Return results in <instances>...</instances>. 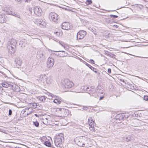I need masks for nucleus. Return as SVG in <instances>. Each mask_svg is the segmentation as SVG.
<instances>
[{
  "label": "nucleus",
  "mask_w": 148,
  "mask_h": 148,
  "mask_svg": "<svg viewBox=\"0 0 148 148\" xmlns=\"http://www.w3.org/2000/svg\"><path fill=\"white\" fill-rule=\"evenodd\" d=\"M36 80L39 83H43L45 85H49L52 82V79L50 77H48L45 74H41L38 76Z\"/></svg>",
  "instance_id": "nucleus-1"
},
{
  "label": "nucleus",
  "mask_w": 148,
  "mask_h": 148,
  "mask_svg": "<svg viewBox=\"0 0 148 148\" xmlns=\"http://www.w3.org/2000/svg\"><path fill=\"white\" fill-rule=\"evenodd\" d=\"M3 10L8 14L12 15L14 16L20 18L19 13L15 12L12 7L10 5H5L3 8Z\"/></svg>",
  "instance_id": "nucleus-2"
},
{
  "label": "nucleus",
  "mask_w": 148,
  "mask_h": 148,
  "mask_svg": "<svg viewBox=\"0 0 148 148\" xmlns=\"http://www.w3.org/2000/svg\"><path fill=\"white\" fill-rule=\"evenodd\" d=\"M64 140L63 134L62 133L56 135L54 139L55 145L58 147H62L63 145L62 142Z\"/></svg>",
  "instance_id": "nucleus-3"
},
{
  "label": "nucleus",
  "mask_w": 148,
  "mask_h": 148,
  "mask_svg": "<svg viewBox=\"0 0 148 148\" xmlns=\"http://www.w3.org/2000/svg\"><path fill=\"white\" fill-rule=\"evenodd\" d=\"M0 85L5 88H8L9 87H12V89L14 90H15L16 89H18V86L16 85L15 84L10 82H3Z\"/></svg>",
  "instance_id": "nucleus-4"
},
{
  "label": "nucleus",
  "mask_w": 148,
  "mask_h": 148,
  "mask_svg": "<svg viewBox=\"0 0 148 148\" xmlns=\"http://www.w3.org/2000/svg\"><path fill=\"white\" fill-rule=\"evenodd\" d=\"M49 18L50 20L54 22L58 23L59 22L58 15L55 13H50L49 14Z\"/></svg>",
  "instance_id": "nucleus-5"
},
{
  "label": "nucleus",
  "mask_w": 148,
  "mask_h": 148,
  "mask_svg": "<svg viewBox=\"0 0 148 148\" xmlns=\"http://www.w3.org/2000/svg\"><path fill=\"white\" fill-rule=\"evenodd\" d=\"M88 123L90 126L89 128L90 130L92 131L95 130L94 126L95 125V124L94 122V120L93 118L91 117H90L88 119Z\"/></svg>",
  "instance_id": "nucleus-6"
},
{
  "label": "nucleus",
  "mask_w": 148,
  "mask_h": 148,
  "mask_svg": "<svg viewBox=\"0 0 148 148\" xmlns=\"http://www.w3.org/2000/svg\"><path fill=\"white\" fill-rule=\"evenodd\" d=\"M63 85L66 88H71L73 85V84L72 82L69 81L68 79H66L64 80Z\"/></svg>",
  "instance_id": "nucleus-7"
},
{
  "label": "nucleus",
  "mask_w": 148,
  "mask_h": 148,
  "mask_svg": "<svg viewBox=\"0 0 148 148\" xmlns=\"http://www.w3.org/2000/svg\"><path fill=\"white\" fill-rule=\"evenodd\" d=\"M86 34V31L84 30H81L79 31L77 35V40L81 39L84 38Z\"/></svg>",
  "instance_id": "nucleus-8"
},
{
  "label": "nucleus",
  "mask_w": 148,
  "mask_h": 148,
  "mask_svg": "<svg viewBox=\"0 0 148 148\" xmlns=\"http://www.w3.org/2000/svg\"><path fill=\"white\" fill-rule=\"evenodd\" d=\"M54 61L53 58L49 57L47 61V67L49 68H52L54 65Z\"/></svg>",
  "instance_id": "nucleus-9"
},
{
  "label": "nucleus",
  "mask_w": 148,
  "mask_h": 148,
  "mask_svg": "<svg viewBox=\"0 0 148 148\" xmlns=\"http://www.w3.org/2000/svg\"><path fill=\"white\" fill-rule=\"evenodd\" d=\"M82 138L77 137L75 139V142L77 143V145L81 147L84 146V143Z\"/></svg>",
  "instance_id": "nucleus-10"
},
{
  "label": "nucleus",
  "mask_w": 148,
  "mask_h": 148,
  "mask_svg": "<svg viewBox=\"0 0 148 148\" xmlns=\"http://www.w3.org/2000/svg\"><path fill=\"white\" fill-rule=\"evenodd\" d=\"M17 44V42L16 40L12 38L10 42L11 48H9V49L12 50V52L14 53L15 51L14 48Z\"/></svg>",
  "instance_id": "nucleus-11"
},
{
  "label": "nucleus",
  "mask_w": 148,
  "mask_h": 148,
  "mask_svg": "<svg viewBox=\"0 0 148 148\" xmlns=\"http://www.w3.org/2000/svg\"><path fill=\"white\" fill-rule=\"evenodd\" d=\"M46 50L43 49H41L37 53V55L40 58H45L47 57L46 53Z\"/></svg>",
  "instance_id": "nucleus-12"
},
{
  "label": "nucleus",
  "mask_w": 148,
  "mask_h": 148,
  "mask_svg": "<svg viewBox=\"0 0 148 148\" xmlns=\"http://www.w3.org/2000/svg\"><path fill=\"white\" fill-rule=\"evenodd\" d=\"M34 13L38 16H40L42 13V10L39 7H35L34 8Z\"/></svg>",
  "instance_id": "nucleus-13"
},
{
  "label": "nucleus",
  "mask_w": 148,
  "mask_h": 148,
  "mask_svg": "<svg viewBox=\"0 0 148 148\" xmlns=\"http://www.w3.org/2000/svg\"><path fill=\"white\" fill-rule=\"evenodd\" d=\"M59 110L62 112L61 116L65 117L67 116L69 114V111L67 109L60 108Z\"/></svg>",
  "instance_id": "nucleus-14"
},
{
  "label": "nucleus",
  "mask_w": 148,
  "mask_h": 148,
  "mask_svg": "<svg viewBox=\"0 0 148 148\" xmlns=\"http://www.w3.org/2000/svg\"><path fill=\"white\" fill-rule=\"evenodd\" d=\"M61 27L62 29H69L70 28V25L68 23L64 22L62 23L61 25Z\"/></svg>",
  "instance_id": "nucleus-15"
},
{
  "label": "nucleus",
  "mask_w": 148,
  "mask_h": 148,
  "mask_svg": "<svg viewBox=\"0 0 148 148\" xmlns=\"http://www.w3.org/2000/svg\"><path fill=\"white\" fill-rule=\"evenodd\" d=\"M129 116L128 114H127L125 115L124 114H118L116 116V118L118 119L119 118V120L121 119H125L127 118H128Z\"/></svg>",
  "instance_id": "nucleus-16"
},
{
  "label": "nucleus",
  "mask_w": 148,
  "mask_h": 148,
  "mask_svg": "<svg viewBox=\"0 0 148 148\" xmlns=\"http://www.w3.org/2000/svg\"><path fill=\"white\" fill-rule=\"evenodd\" d=\"M14 62L16 64V66L18 68L21 66L22 63V60L19 57L16 58L15 59Z\"/></svg>",
  "instance_id": "nucleus-17"
},
{
  "label": "nucleus",
  "mask_w": 148,
  "mask_h": 148,
  "mask_svg": "<svg viewBox=\"0 0 148 148\" xmlns=\"http://www.w3.org/2000/svg\"><path fill=\"white\" fill-rule=\"evenodd\" d=\"M36 22L37 25L38 26H40V27H42L44 24V22L40 18H38L36 19Z\"/></svg>",
  "instance_id": "nucleus-18"
},
{
  "label": "nucleus",
  "mask_w": 148,
  "mask_h": 148,
  "mask_svg": "<svg viewBox=\"0 0 148 148\" xmlns=\"http://www.w3.org/2000/svg\"><path fill=\"white\" fill-rule=\"evenodd\" d=\"M58 55H59V56L61 57H63L67 56L68 54L67 53L64 51H58Z\"/></svg>",
  "instance_id": "nucleus-19"
},
{
  "label": "nucleus",
  "mask_w": 148,
  "mask_h": 148,
  "mask_svg": "<svg viewBox=\"0 0 148 148\" xmlns=\"http://www.w3.org/2000/svg\"><path fill=\"white\" fill-rule=\"evenodd\" d=\"M6 17V16L5 14L0 15V23H3L5 22L7 20Z\"/></svg>",
  "instance_id": "nucleus-20"
},
{
  "label": "nucleus",
  "mask_w": 148,
  "mask_h": 148,
  "mask_svg": "<svg viewBox=\"0 0 148 148\" xmlns=\"http://www.w3.org/2000/svg\"><path fill=\"white\" fill-rule=\"evenodd\" d=\"M89 89V87H87L86 89V90L87 91H89L90 92V93H91V94H92V95L96 91L95 90V89L94 87H92L91 88H90L89 90H88V89ZM88 93L90 94H90V93Z\"/></svg>",
  "instance_id": "nucleus-21"
},
{
  "label": "nucleus",
  "mask_w": 148,
  "mask_h": 148,
  "mask_svg": "<svg viewBox=\"0 0 148 148\" xmlns=\"http://www.w3.org/2000/svg\"><path fill=\"white\" fill-rule=\"evenodd\" d=\"M62 99L61 98H59L58 97V99H55L53 101V102L58 104H60L61 103Z\"/></svg>",
  "instance_id": "nucleus-22"
},
{
  "label": "nucleus",
  "mask_w": 148,
  "mask_h": 148,
  "mask_svg": "<svg viewBox=\"0 0 148 148\" xmlns=\"http://www.w3.org/2000/svg\"><path fill=\"white\" fill-rule=\"evenodd\" d=\"M85 64L88 66L89 68L91 70L93 71L95 73H97V71H95L94 70H96V69L93 67L91 66L90 64H88L86 62H85Z\"/></svg>",
  "instance_id": "nucleus-23"
},
{
  "label": "nucleus",
  "mask_w": 148,
  "mask_h": 148,
  "mask_svg": "<svg viewBox=\"0 0 148 148\" xmlns=\"http://www.w3.org/2000/svg\"><path fill=\"white\" fill-rule=\"evenodd\" d=\"M26 42L25 40H24V41L23 40H21L19 42V45L21 47H25L26 44Z\"/></svg>",
  "instance_id": "nucleus-24"
},
{
  "label": "nucleus",
  "mask_w": 148,
  "mask_h": 148,
  "mask_svg": "<svg viewBox=\"0 0 148 148\" xmlns=\"http://www.w3.org/2000/svg\"><path fill=\"white\" fill-rule=\"evenodd\" d=\"M44 144L47 147L53 148V146L51 145L50 142H49L48 141H45L44 142Z\"/></svg>",
  "instance_id": "nucleus-25"
},
{
  "label": "nucleus",
  "mask_w": 148,
  "mask_h": 148,
  "mask_svg": "<svg viewBox=\"0 0 148 148\" xmlns=\"http://www.w3.org/2000/svg\"><path fill=\"white\" fill-rule=\"evenodd\" d=\"M47 97L45 96H41L39 97V100L40 101L42 102H44L45 101Z\"/></svg>",
  "instance_id": "nucleus-26"
},
{
  "label": "nucleus",
  "mask_w": 148,
  "mask_h": 148,
  "mask_svg": "<svg viewBox=\"0 0 148 148\" xmlns=\"http://www.w3.org/2000/svg\"><path fill=\"white\" fill-rule=\"evenodd\" d=\"M31 71V70L30 69V67L29 66H27L25 69V72L27 73H29Z\"/></svg>",
  "instance_id": "nucleus-27"
},
{
  "label": "nucleus",
  "mask_w": 148,
  "mask_h": 148,
  "mask_svg": "<svg viewBox=\"0 0 148 148\" xmlns=\"http://www.w3.org/2000/svg\"><path fill=\"white\" fill-rule=\"evenodd\" d=\"M33 124L36 127H38L39 125V123L38 121H36L33 122Z\"/></svg>",
  "instance_id": "nucleus-28"
},
{
  "label": "nucleus",
  "mask_w": 148,
  "mask_h": 148,
  "mask_svg": "<svg viewBox=\"0 0 148 148\" xmlns=\"http://www.w3.org/2000/svg\"><path fill=\"white\" fill-rule=\"evenodd\" d=\"M92 2L91 0H87L86 2V3L87 5H88L92 4Z\"/></svg>",
  "instance_id": "nucleus-29"
},
{
  "label": "nucleus",
  "mask_w": 148,
  "mask_h": 148,
  "mask_svg": "<svg viewBox=\"0 0 148 148\" xmlns=\"http://www.w3.org/2000/svg\"><path fill=\"white\" fill-rule=\"evenodd\" d=\"M56 36H61L62 35V32L60 33L59 32H56Z\"/></svg>",
  "instance_id": "nucleus-30"
},
{
  "label": "nucleus",
  "mask_w": 148,
  "mask_h": 148,
  "mask_svg": "<svg viewBox=\"0 0 148 148\" xmlns=\"http://www.w3.org/2000/svg\"><path fill=\"white\" fill-rule=\"evenodd\" d=\"M143 99L146 101H148V96L144 95L143 97Z\"/></svg>",
  "instance_id": "nucleus-31"
},
{
  "label": "nucleus",
  "mask_w": 148,
  "mask_h": 148,
  "mask_svg": "<svg viewBox=\"0 0 148 148\" xmlns=\"http://www.w3.org/2000/svg\"><path fill=\"white\" fill-rule=\"evenodd\" d=\"M110 16L111 17H113V18H117L118 17V16L117 15H114L112 14H111L110 15Z\"/></svg>",
  "instance_id": "nucleus-32"
},
{
  "label": "nucleus",
  "mask_w": 148,
  "mask_h": 148,
  "mask_svg": "<svg viewBox=\"0 0 148 148\" xmlns=\"http://www.w3.org/2000/svg\"><path fill=\"white\" fill-rule=\"evenodd\" d=\"M12 113V110L11 109H10L9 110V115H11Z\"/></svg>",
  "instance_id": "nucleus-33"
},
{
  "label": "nucleus",
  "mask_w": 148,
  "mask_h": 148,
  "mask_svg": "<svg viewBox=\"0 0 148 148\" xmlns=\"http://www.w3.org/2000/svg\"><path fill=\"white\" fill-rule=\"evenodd\" d=\"M60 44L62 45V46L64 48H65V46H64V43L62 42H60Z\"/></svg>",
  "instance_id": "nucleus-34"
},
{
  "label": "nucleus",
  "mask_w": 148,
  "mask_h": 148,
  "mask_svg": "<svg viewBox=\"0 0 148 148\" xmlns=\"http://www.w3.org/2000/svg\"><path fill=\"white\" fill-rule=\"evenodd\" d=\"M90 62L92 64H94V61L92 59H90Z\"/></svg>",
  "instance_id": "nucleus-35"
},
{
  "label": "nucleus",
  "mask_w": 148,
  "mask_h": 148,
  "mask_svg": "<svg viewBox=\"0 0 148 148\" xmlns=\"http://www.w3.org/2000/svg\"><path fill=\"white\" fill-rule=\"evenodd\" d=\"M108 73L110 74L111 72V69L110 68H109L108 69Z\"/></svg>",
  "instance_id": "nucleus-36"
},
{
  "label": "nucleus",
  "mask_w": 148,
  "mask_h": 148,
  "mask_svg": "<svg viewBox=\"0 0 148 148\" xmlns=\"http://www.w3.org/2000/svg\"><path fill=\"white\" fill-rule=\"evenodd\" d=\"M84 110H86L87 109V107H84L82 108Z\"/></svg>",
  "instance_id": "nucleus-37"
},
{
  "label": "nucleus",
  "mask_w": 148,
  "mask_h": 148,
  "mask_svg": "<svg viewBox=\"0 0 148 148\" xmlns=\"http://www.w3.org/2000/svg\"><path fill=\"white\" fill-rule=\"evenodd\" d=\"M23 1H25V2H28L29 1H30L31 0H23Z\"/></svg>",
  "instance_id": "nucleus-38"
},
{
  "label": "nucleus",
  "mask_w": 148,
  "mask_h": 148,
  "mask_svg": "<svg viewBox=\"0 0 148 148\" xmlns=\"http://www.w3.org/2000/svg\"><path fill=\"white\" fill-rule=\"evenodd\" d=\"M34 115H35V116H36V117H38V115H37V114H34Z\"/></svg>",
  "instance_id": "nucleus-39"
},
{
  "label": "nucleus",
  "mask_w": 148,
  "mask_h": 148,
  "mask_svg": "<svg viewBox=\"0 0 148 148\" xmlns=\"http://www.w3.org/2000/svg\"><path fill=\"white\" fill-rule=\"evenodd\" d=\"M15 148H21V147H15Z\"/></svg>",
  "instance_id": "nucleus-40"
},
{
  "label": "nucleus",
  "mask_w": 148,
  "mask_h": 148,
  "mask_svg": "<svg viewBox=\"0 0 148 148\" xmlns=\"http://www.w3.org/2000/svg\"><path fill=\"white\" fill-rule=\"evenodd\" d=\"M57 56H59V55H58V53L56 54Z\"/></svg>",
  "instance_id": "nucleus-41"
},
{
  "label": "nucleus",
  "mask_w": 148,
  "mask_h": 148,
  "mask_svg": "<svg viewBox=\"0 0 148 148\" xmlns=\"http://www.w3.org/2000/svg\"><path fill=\"white\" fill-rule=\"evenodd\" d=\"M102 97H101L100 98V99H102Z\"/></svg>",
  "instance_id": "nucleus-42"
},
{
  "label": "nucleus",
  "mask_w": 148,
  "mask_h": 148,
  "mask_svg": "<svg viewBox=\"0 0 148 148\" xmlns=\"http://www.w3.org/2000/svg\"><path fill=\"white\" fill-rule=\"evenodd\" d=\"M136 56L137 57H139V56Z\"/></svg>",
  "instance_id": "nucleus-43"
},
{
  "label": "nucleus",
  "mask_w": 148,
  "mask_h": 148,
  "mask_svg": "<svg viewBox=\"0 0 148 148\" xmlns=\"http://www.w3.org/2000/svg\"><path fill=\"white\" fill-rule=\"evenodd\" d=\"M35 105H36V106L35 107H36V106H37V104H36Z\"/></svg>",
  "instance_id": "nucleus-44"
},
{
  "label": "nucleus",
  "mask_w": 148,
  "mask_h": 148,
  "mask_svg": "<svg viewBox=\"0 0 148 148\" xmlns=\"http://www.w3.org/2000/svg\"><path fill=\"white\" fill-rule=\"evenodd\" d=\"M133 56H134V55H133Z\"/></svg>",
  "instance_id": "nucleus-45"
}]
</instances>
